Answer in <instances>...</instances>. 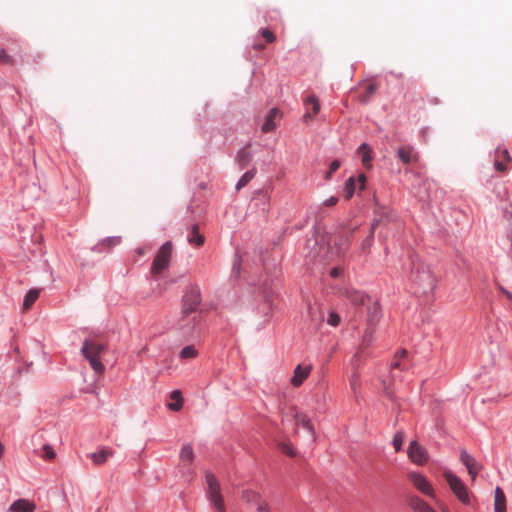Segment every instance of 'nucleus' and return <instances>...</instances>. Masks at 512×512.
Returning <instances> with one entry per match:
<instances>
[{"label": "nucleus", "instance_id": "obj_28", "mask_svg": "<svg viewBox=\"0 0 512 512\" xmlns=\"http://www.w3.org/2000/svg\"><path fill=\"white\" fill-rule=\"evenodd\" d=\"M40 294V291L38 289H31L29 290L23 301V309L28 310L32 307V305L36 302Z\"/></svg>", "mask_w": 512, "mask_h": 512}, {"label": "nucleus", "instance_id": "obj_10", "mask_svg": "<svg viewBox=\"0 0 512 512\" xmlns=\"http://www.w3.org/2000/svg\"><path fill=\"white\" fill-rule=\"evenodd\" d=\"M460 461L463 465H465L468 474L471 476L472 481H474L478 472L481 470V465L465 450L460 452Z\"/></svg>", "mask_w": 512, "mask_h": 512}, {"label": "nucleus", "instance_id": "obj_45", "mask_svg": "<svg viewBox=\"0 0 512 512\" xmlns=\"http://www.w3.org/2000/svg\"><path fill=\"white\" fill-rule=\"evenodd\" d=\"M338 203V198L337 197H330L329 199L325 200L323 202V205L324 206H329V207H332V206H335L336 204Z\"/></svg>", "mask_w": 512, "mask_h": 512}, {"label": "nucleus", "instance_id": "obj_52", "mask_svg": "<svg viewBox=\"0 0 512 512\" xmlns=\"http://www.w3.org/2000/svg\"><path fill=\"white\" fill-rule=\"evenodd\" d=\"M393 367H399V363H398V362H396V363L393 365Z\"/></svg>", "mask_w": 512, "mask_h": 512}, {"label": "nucleus", "instance_id": "obj_46", "mask_svg": "<svg viewBox=\"0 0 512 512\" xmlns=\"http://www.w3.org/2000/svg\"><path fill=\"white\" fill-rule=\"evenodd\" d=\"M103 243L107 244V245H117L120 243V237L108 238V239L104 240Z\"/></svg>", "mask_w": 512, "mask_h": 512}, {"label": "nucleus", "instance_id": "obj_49", "mask_svg": "<svg viewBox=\"0 0 512 512\" xmlns=\"http://www.w3.org/2000/svg\"><path fill=\"white\" fill-rule=\"evenodd\" d=\"M264 47H265V46H264V44H262V43H255V44L253 45V48H254L255 50H258V51L263 50V49H264Z\"/></svg>", "mask_w": 512, "mask_h": 512}, {"label": "nucleus", "instance_id": "obj_21", "mask_svg": "<svg viewBox=\"0 0 512 512\" xmlns=\"http://www.w3.org/2000/svg\"><path fill=\"white\" fill-rule=\"evenodd\" d=\"M187 241L189 244L200 247L204 244L205 238L199 233L198 225L194 224L190 227L187 234Z\"/></svg>", "mask_w": 512, "mask_h": 512}, {"label": "nucleus", "instance_id": "obj_37", "mask_svg": "<svg viewBox=\"0 0 512 512\" xmlns=\"http://www.w3.org/2000/svg\"><path fill=\"white\" fill-rule=\"evenodd\" d=\"M404 442V434L401 431H398L393 437V446L396 452H399L402 449Z\"/></svg>", "mask_w": 512, "mask_h": 512}, {"label": "nucleus", "instance_id": "obj_12", "mask_svg": "<svg viewBox=\"0 0 512 512\" xmlns=\"http://www.w3.org/2000/svg\"><path fill=\"white\" fill-rule=\"evenodd\" d=\"M512 163V157L507 149L498 148L495 151L494 167L497 171L504 173L508 170V164Z\"/></svg>", "mask_w": 512, "mask_h": 512}, {"label": "nucleus", "instance_id": "obj_22", "mask_svg": "<svg viewBox=\"0 0 512 512\" xmlns=\"http://www.w3.org/2000/svg\"><path fill=\"white\" fill-rule=\"evenodd\" d=\"M114 455L113 450L109 448H102L101 450L94 452L90 455L93 463L97 466L104 464L110 457Z\"/></svg>", "mask_w": 512, "mask_h": 512}, {"label": "nucleus", "instance_id": "obj_24", "mask_svg": "<svg viewBox=\"0 0 512 512\" xmlns=\"http://www.w3.org/2000/svg\"><path fill=\"white\" fill-rule=\"evenodd\" d=\"M494 511L495 512H506V497H505L503 490L500 487H497L495 489Z\"/></svg>", "mask_w": 512, "mask_h": 512}, {"label": "nucleus", "instance_id": "obj_20", "mask_svg": "<svg viewBox=\"0 0 512 512\" xmlns=\"http://www.w3.org/2000/svg\"><path fill=\"white\" fill-rule=\"evenodd\" d=\"M36 506L27 499H18L9 507L10 512H34Z\"/></svg>", "mask_w": 512, "mask_h": 512}, {"label": "nucleus", "instance_id": "obj_39", "mask_svg": "<svg viewBox=\"0 0 512 512\" xmlns=\"http://www.w3.org/2000/svg\"><path fill=\"white\" fill-rule=\"evenodd\" d=\"M260 34L266 43H273L276 40L274 33L267 28L260 30Z\"/></svg>", "mask_w": 512, "mask_h": 512}, {"label": "nucleus", "instance_id": "obj_5", "mask_svg": "<svg viewBox=\"0 0 512 512\" xmlns=\"http://www.w3.org/2000/svg\"><path fill=\"white\" fill-rule=\"evenodd\" d=\"M206 483L208 486V499L219 512H225V504L221 495L220 484L216 477L211 473H207Z\"/></svg>", "mask_w": 512, "mask_h": 512}, {"label": "nucleus", "instance_id": "obj_9", "mask_svg": "<svg viewBox=\"0 0 512 512\" xmlns=\"http://www.w3.org/2000/svg\"><path fill=\"white\" fill-rule=\"evenodd\" d=\"M290 417L293 419L296 426H302L305 429H307L312 435L314 434V429L311 424V421L305 414L299 412L295 408H292L290 413L285 414L283 421H288Z\"/></svg>", "mask_w": 512, "mask_h": 512}, {"label": "nucleus", "instance_id": "obj_29", "mask_svg": "<svg viewBox=\"0 0 512 512\" xmlns=\"http://www.w3.org/2000/svg\"><path fill=\"white\" fill-rule=\"evenodd\" d=\"M170 399L172 402L168 404L169 409L173 411H179L183 405V398L181 396V392L178 390L173 391L170 394Z\"/></svg>", "mask_w": 512, "mask_h": 512}, {"label": "nucleus", "instance_id": "obj_40", "mask_svg": "<svg viewBox=\"0 0 512 512\" xmlns=\"http://www.w3.org/2000/svg\"><path fill=\"white\" fill-rule=\"evenodd\" d=\"M0 63L5 65H14V59L12 56L7 54L4 49L0 50Z\"/></svg>", "mask_w": 512, "mask_h": 512}, {"label": "nucleus", "instance_id": "obj_26", "mask_svg": "<svg viewBox=\"0 0 512 512\" xmlns=\"http://www.w3.org/2000/svg\"><path fill=\"white\" fill-rule=\"evenodd\" d=\"M179 458L182 463L190 465L194 460V451L190 444H185L182 446Z\"/></svg>", "mask_w": 512, "mask_h": 512}, {"label": "nucleus", "instance_id": "obj_27", "mask_svg": "<svg viewBox=\"0 0 512 512\" xmlns=\"http://www.w3.org/2000/svg\"><path fill=\"white\" fill-rule=\"evenodd\" d=\"M377 90V85L374 83H367L364 87V91L359 95V101L361 103H368L372 96Z\"/></svg>", "mask_w": 512, "mask_h": 512}, {"label": "nucleus", "instance_id": "obj_15", "mask_svg": "<svg viewBox=\"0 0 512 512\" xmlns=\"http://www.w3.org/2000/svg\"><path fill=\"white\" fill-rule=\"evenodd\" d=\"M312 370L311 365H298L293 373V376L291 378V384L294 387H300L303 382L308 378Z\"/></svg>", "mask_w": 512, "mask_h": 512}, {"label": "nucleus", "instance_id": "obj_6", "mask_svg": "<svg viewBox=\"0 0 512 512\" xmlns=\"http://www.w3.org/2000/svg\"><path fill=\"white\" fill-rule=\"evenodd\" d=\"M172 255V244L171 242L164 243L152 263L151 274L153 276L159 275L166 268H168Z\"/></svg>", "mask_w": 512, "mask_h": 512}, {"label": "nucleus", "instance_id": "obj_32", "mask_svg": "<svg viewBox=\"0 0 512 512\" xmlns=\"http://www.w3.org/2000/svg\"><path fill=\"white\" fill-rule=\"evenodd\" d=\"M375 326L367 325L365 332L362 336L361 347L367 348L372 343L374 338Z\"/></svg>", "mask_w": 512, "mask_h": 512}, {"label": "nucleus", "instance_id": "obj_50", "mask_svg": "<svg viewBox=\"0 0 512 512\" xmlns=\"http://www.w3.org/2000/svg\"><path fill=\"white\" fill-rule=\"evenodd\" d=\"M503 293L507 296V298H509L510 300L512 299V294L509 291L503 290Z\"/></svg>", "mask_w": 512, "mask_h": 512}, {"label": "nucleus", "instance_id": "obj_42", "mask_svg": "<svg viewBox=\"0 0 512 512\" xmlns=\"http://www.w3.org/2000/svg\"><path fill=\"white\" fill-rule=\"evenodd\" d=\"M340 162L338 160H334L329 167V170L325 174V179H331L332 175L339 169Z\"/></svg>", "mask_w": 512, "mask_h": 512}, {"label": "nucleus", "instance_id": "obj_43", "mask_svg": "<svg viewBox=\"0 0 512 512\" xmlns=\"http://www.w3.org/2000/svg\"><path fill=\"white\" fill-rule=\"evenodd\" d=\"M327 323L331 326H338L340 323V316L336 312H331L327 319Z\"/></svg>", "mask_w": 512, "mask_h": 512}, {"label": "nucleus", "instance_id": "obj_13", "mask_svg": "<svg viewBox=\"0 0 512 512\" xmlns=\"http://www.w3.org/2000/svg\"><path fill=\"white\" fill-rule=\"evenodd\" d=\"M384 218H386L387 220L391 219L390 211L384 210L381 213L380 217L373 221L369 235L366 237V239L361 244V249H362L363 252H366L372 246V243H373V240H374L375 229H376L377 225L384 220Z\"/></svg>", "mask_w": 512, "mask_h": 512}, {"label": "nucleus", "instance_id": "obj_18", "mask_svg": "<svg viewBox=\"0 0 512 512\" xmlns=\"http://www.w3.org/2000/svg\"><path fill=\"white\" fill-rule=\"evenodd\" d=\"M351 240V232L350 231H342L338 235H335L330 239L329 244H333L338 247V253L344 251L349 245Z\"/></svg>", "mask_w": 512, "mask_h": 512}, {"label": "nucleus", "instance_id": "obj_38", "mask_svg": "<svg viewBox=\"0 0 512 512\" xmlns=\"http://www.w3.org/2000/svg\"><path fill=\"white\" fill-rule=\"evenodd\" d=\"M43 453L40 455L45 460H53L55 458V452L52 446L44 445L42 448Z\"/></svg>", "mask_w": 512, "mask_h": 512}, {"label": "nucleus", "instance_id": "obj_14", "mask_svg": "<svg viewBox=\"0 0 512 512\" xmlns=\"http://www.w3.org/2000/svg\"><path fill=\"white\" fill-rule=\"evenodd\" d=\"M398 158L404 163V164H411L414 162H417L419 160V155L415 151L414 147L411 145H405L401 146L397 150Z\"/></svg>", "mask_w": 512, "mask_h": 512}, {"label": "nucleus", "instance_id": "obj_8", "mask_svg": "<svg viewBox=\"0 0 512 512\" xmlns=\"http://www.w3.org/2000/svg\"><path fill=\"white\" fill-rule=\"evenodd\" d=\"M408 458L417 465H424L428 461L427 450L417 441H411L408 447Z\"/></svg>", "mask_w": 512, "mask_h": 512}, {"label": "nucleus", "instance_id": "obj_23", "mask_svg": "<svg viewBox=\"0 0 512 512\" xmlns=\"http://www.w3.org/2000/svg\"><path fill=\"white\" fill-rule=\"evenodd\" d=\"M304 104L308 107L311 105L312 107V113L307 111L304 115V119H312L315 115H317L320 111V103L318 98L315 95H310L304 100Z\"/></svg>", "mask_w": 512, "mask_h": 512}, {"label": "nucleus", "instance_id": "obj_35", "mask_svg": "<svg viewBox=\"0 0 512 512\" xmlns=\"http://www.w3.org/2000/svg\"><path fill=\"white\" fill-rule=\"evenodd\" d=\"M349 384H350V387L353 390L354 394H356L358 388L361 385L360 376H359L358 372L354 371L352 373V375L349 378Z\"/></svg>", "mask_w": 512, "mask_h": 512}, {"label": "nucleus", "instance_id": "obj_47", "mask_svg": "<svg viewBox=\"0 0 512 512\" xmlns=\"http://www.w3.org/2000/svg\"><path fill=\"white\" fill-rule=\"evenodd\" d=\"M358 182L360 183V189H364V185H365V182H366V177L364 174H360L358 176Z\"/></svg>", "mask_w": 512, "mask_h": 512}, {"label": "nucleus", "instance_id": "obj_11", "mask_svg": "<svg viewBox=\"0 0 512 512\" xmlns=\"http://www.w3.org/2000/svg\"><path fill=\"white\" fill-rule=\"evenodd\" d=\"M364 310L367 315L366 324L376 326L382 316L379 302L373 299L367 304Z\"/></svg>", "mask_w": 512, "mask_h": 512}, {"label": "nucleus", "instance_id": "obj_31", "mask_svg": "<svg viewBox=\"0 0 512 512\" xmlns=\"http://www.w3.org/2000/svg\"><path fill=\"white\" fill-rule=\"evenodd\" d=\"M251 159L252 155L247 147L241 149L237 154V162L242 168L246 167L250 163Z\"/></svg>", "mask_w": 512, "mask_h": 512}, {"label": "nucleus", "instance_id": "obj_44", "mask_svg": "<svg viewBox=\"0 0 512 512\" xmlns=\"http://www.w3.org/2000/svg\"><path fill=\"white\" fill-rule=\"evenodd\" d=\"M257 512H269L268 503L264 499L258 500L255 504Z\"/></svg>", "mask_w": 512, "mask_h": 512}, {"label": "nucleus", "instance_id": "obj_25", "mask_svg": "<svg viewBox=\"0 0 512 512\" xmlns=\"http://www.w3.org/2000/svg\"><path fill=\"white\" fill-rule=\"evenodd\" d=\"M357 152L361 156L362 164L366 168H370L372 161L371 148L366 143H363L362 145L359 146Z\"/></svg>", "mask_w": 512, "mask_h": 512}, {"label": "nucleus", "instance_id": "obj_2", "mask_svg": "<svg viewBox=\"0 0 512 512\" xmlns=\"http://www.w3.org/2000/svg\"><path fill=\"white\" fill-rule=\"evenodd\" d=\"M414 282L424 293L432 291L436 286V278L428 266L418 265L413 272Z\"/></svg>", "mask_w": 512, "mask_h": 512}, {"label": "nucleus", "instance_id": "obj_48", "mask_svg": "<svg viewBox=\"0 0 512 512\" xmlns=\"http://www.w3.org/2000/svg\"><path fill=\"white\" fill-rule=\"evenodd\" d=\"M330 275L333 277V278H336L340 275V269L339 268H333L331 269L330 271Z\"/></svg>", "mask_w": 512, "mask_h": 512}, {"label": "nucleus", "instance_id": "obj_51", "mask_svg": "<svg viewBox=\"0 0 512 512\" xmlns=\"http://www.w3.org/2000/svg\"><path fill=\"white\" fill-rule=\"evenodd\" d=\"M137 253L139 255H142V254H144V250L142 248H139V249H137Z\"/></svg>", "mask_w": 512, "mask_h": 512}, {"label": "nucleus", "instance_id": "obj_41", "mask_svg": "<svg viewBox=\"0 0 512 512\" xmlns=\"http://www.w3.org/2000/svg\"><path fill=\"white\" fill-rule=\"evenodd\" d=\"M278 446L284 454H286L290 457H294L296 455L294 449L292 448V446L289 443L281 442V443H279Z\"/></svg>", "mask_w": 512, "mask_h": 512}, {"label": "nucleus", "instance_id": "obj_30", "mask_svg": "<svg viewBox=\"0 0 512 512\" xmlns=\"http://www.w3.org/2000/svg\"><path fill=\"white\" fill-rule=\"evenodd\" d=\"M241 498L247 502V503H250V504H255L258 500H260L262 497L261 495L252 490V489H245L242 491V495H241Z\"/></svg>", "mask_w": 512, "mask_h": 512}, {"label": "nucleus", "instance_id": "obj_16", "mask_svg": "<svg viewBox=\"0 0 512 512\" xmlns=\"http://www.w3.org/2000/svg\"><path fill=\"white\" fill-rule=\"evenodd\" d=\"M347 298L352 305L364 309L373 299L363 292L351 290L347 292Z\"/></svg>", "mask_w": 512, "mask_h": 512}, {"label": "nucleus", "instance_id": "obj_17", "mask_svg": "<svg viewBox=\"0 0 512 512\" xmlns=\"http://www.w3.org/2000/svg\"><path fill=\"white\" fill-rule=\"evenodd\" d=\"M407 503L414 512H436L430 505H428L417 495L408 497Z\"/></svg>", "mask_w": 512, "mask_h": 512}, {"label": "nucleus", "instance_id": "obj_7", "mask_svg": "<svg viewBox=\"0 0 512 512\" xmlns=\"http://www.w3.org/2000/svg\"><path fill=\"white\" fill-rule=\"evenodd\" d=\"M407 479L420 493L425 496L434 498L435 491L430 481L421 473L416 471H409L407 473Z\"/></svg>", "mask_w": 512, "mask_h": 512}, {"label": "nucleus", "instance_id": "obj_3", "mask_svg": "<svg viewBox=\"0 0 512 512\" xmlns=\"http://www.w3.org/2000/svg\"><path fill=\"white\" fill-rule=\"evenodd\" d=\"M201 303V292L198 286L190 287L184 294L182 299L181 314L182 317H188L190 314L196 312Z\"/></svg>", "mask_w": 512, "mask_h": 512}, {"label": "nucleus", "instance_id": "obj_33", "mask_svg": "<svg viewBox=\"0 0 512 512\" xmlns=\"http://www.w3.org/2000/svg\"><path fill=\"white\" fill-rule=\"evenodd\" d=\"M256 174V170L252 169L250 171H247L244 173V175L240 178V180L236 184V189L240 190L243 187H245L254 177Z\"/></svg>", "mask_w": 512, "mask_h": 512}, {"label": "nucleus", "instance_id": "obj_4", "mask_svg": "<svg viewBox=\"0 0 512 512\" xmlns=\"http://www.w3.org/2000/svg\"><path fill=\"white\" fill-rule=\"evenodd\" d=\"M443 476L447 481L450 489L452 490L454 495L459 499V501H461L463 504H469V492L463 481L451 471H445L443 473Z\"/></svg>", "mask_w": 512, "mask_h": 512}, {"label": "nucleus", "instance_id": "obj_34", "mask_svg": "<svg viewBox=\"0 0 512 512\" xmlns=\"http://www.w3.org/2000/svg\"><path fill=\"white\" fill-rule=\"evenodd\" d=\"M355 192V179L350 177L346 183L344 188L345 198L350 199Z\"/></svg>", "mask_w": 512, "mask_h": 512}, {"label": "nucleus", "instance_id": "obj_1", "mask_svg": "<svg viewBox=\"0 0 512 512\" xmlns=\"http://www.w3.org/2000/svg\"><path fill=\"white\" fill-rule=\"evenodd\" d=\"M105 350L106 346L103 343L94 340H85L81 349L91 368L99 375H102L105 371V366L100 361V356Z\"/></svg>", "mask_w": 512, "mask_h": 512}, {"label": "nucleus", "instance_id": "obj_19", "mask_svg": "<svg viewBox=\"0 0 512 512\" xmlns=\"http://www.w3.org/2000/svg\"><path fill=\"white\" fill-rule=\"evenodd\" d=\"M281 116L282 113L280 112V110H278L277 108H272L269 111L264 124L262 125V131L264 133H268L275 130L277 126L276 119L281 118Z\"/></svg>", "mask_w": 512, "mask_h": 512}, {"label": "nucleus", "instance_id": "obj_36", "mask_svg": "<svg viewBox=\"0 0 512 512\" xmlns=\"http://www.w3.org/2000/svg\"><path fill=\"white\" fill-rule=\"evenodd\" d=\"M197 355V351L194 346H186L180 352V357L183 359L194 358Z\"/></svg>", "mask_w": 512, "mask_h": 512}]
</instances>
